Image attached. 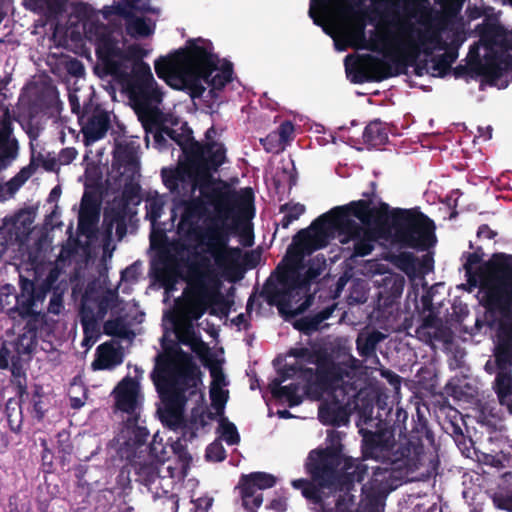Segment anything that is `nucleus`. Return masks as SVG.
<instances>
[{
	"label": "nucleus",
	"instance_id": "f8f14e48",
	"mask_svg": "<svg viewBox=\"0 0 512 512\" xmlns=\"http://www.w3.org/2000/svg\"><path fill=\"white\" fill-rule=\"evenodd\" d=\"M391 218L396 239L402 245L419 250H426L434 245L435 225L426 215L405 209H393Z\"/></svg>",
	"mask_w": 512,
	"mask_h": 512
},
{
	"label": "nucleus",
	"instance_id": "f3484780",
	"mask_svg": "<svg viewBox=\"0 0 512 512\" xmlns=\"http://www.w3.org/2000/svg\"><path fill=\"white\" fill-rule=\"evenodd\" d=\"M116 408L128 415L127 418L140 417L143 396L138 381L125 377L113 390Z\"/></svg>",
	"mask_w": 512,
	"mask_h": 512
},
{
	"label": "nucleus",
	"instance_id": "c85d7f7f",
	"mask_svg": "<svg viewBox=\"0 0 512 512\" xmlns=\"http://www.w3.org/2000/svg\"><path fill=\"white\" fill-rule=\"evenodd\" d=\"M512 479L511 472H505L499 476L497 488L490 489V497L498 509L512 512V489H509V483Z\"/></svg>",
	"mask_w": 512,
	"mask_h": 512
},
{
	"label": "nucleus",
	"instance_id": "864d4df0",
	"mask_svg": "<svg viewBox=\"0 0 512 512\" xmlns=\"http://www.w3.org/2000/svg\"><path fill=\"white\" fill-rule=\"evenodd\" d=\"M210 375L212 378L210 388H225L228 384L222 369L218 366L210 368Z\"/></svg>",
	"mask_w": 512,
	"mask_h": 512
},
{
	"label": "nucleus",
	"instance_id": "473e14b6",
	"mask_svg": "<svg viewBox=\"0 0 512 512\" xmlns=\"http://www.w3.org/2000/svg\"><path fill=\"white\" fill-rule=\"evenodd\" d=\"M385 338L386 335L377 330L359 333L356 339L359 355L366 358L374 355L377 345Z\"/></svg>",
	"mask_w": 512,
	"mask_h": 512
},
{
	"label": "nucleus",
	"instance_id": "423d86ee",
	"mask_svg": "<svg viewBox=\"0 0 512 512\" xmlns=\"http://www.w3.org/2000/svg\"><path fill=\"white\" fill-rule=\"evenodd\" d=\"M362 449L366 459L379 462L371 467L372 477L362 487L367 497H382L402 482L427 481L437 475L436 451H426L417 437L395 443L390 433H373L364 437Z\"/></svg>",
	"mask_w": 512,
	"mask_h": 512
},
{
	"label": "nucleus",
	"instance_id": "4468645a",
	"mask_svg": "<svg viewBox=\"0 0 512 512\" xmlns=\"http://www.w3.org/2000/svg\"><path fill=\"white\" fill-rule=\"evenodd\" d=\"M56 273L49 272L47 277L38 285L27 278L20 276L19 288L20 292L17 294L16 304V320L28 319L40 316V306L43 305L48 291L51 288V281L55 279Z\"/></svg>",
	"mask_w": 512,
	"mask_h": 512
},
{
	"label": "nucleus",
	"instance_id": "69168bd1",
	"mask_svg": "<svg viewBox=\"0 0 512 512\" xmlns=\"http://www.w3.org/2000/svg\"><path fill=\"white\" fill-rule=\"evenodd\" d=\"M479 135L478 137L483 138L484 140H489L492 137V127L487 126L485 128H478Z\"/></svg>",
	"mask_w": 512,
	"mask_h": 512
},
{
	"label": "nucleus",
	"instance_id": "5701e85b",
	"mask_svg": "<svg viewBox=\"0 0 512 512\" xmlns=\"http://www.w3.org/2000/svg\"><path fill=\"white\" fill-rule=\"evenodd\" d=\"M44 154L45 152L32 150L29 164L21 168L14 177L0 187V190L4 191L6 196L12 197L35 174L39 167H43Z\"/></svg>",
	"mask_w": 512,
	"mask_h": 512
},
{
	"label": "nucleus",
	"instance_id": "58836bf2",
	"mask_svg": "<svg viewBox=\"0 0 512 512\" xmlns=\"http://www.w3.org/2000/svg\"><path fill=\"white\" fill-rule=\"evenodd\" d=\"M241 480L251 486L252 489H255L257 493H261V490L271 488L276 484V477L265 472H253L249 475H244Z\"/></svg>",
	"mask_w": 512,
	"mask_h": 512
},
{
	"label": "nucleus",
	"instance_id": "e2e57ef3",
	"mask_svg": "<svg viewBox=\"0 0 512 512\" xmlns=\"http://www.w3.org/2000/svg\"><path fill=\"white\" fill-rule=\"evenodd\" d=\"M154 143L155 146L162 150L166 147V138L164 137L163 133L160 131H156L154 134Z\"/></svg>",
	"mask_w": 512,
	"mask_h": 512
},
{
	"label": "nucleus",
	"instance_id": "4d7b16f0",
	"mask_svg": "<svg viewBox=\"0 0 512 512\" xmlns=\"http://www.w3.org/2000/svg\"><path fill=\"white\" fill-rule=\"evenodd\" d=\"M68 100H69V104L71 106V111L73 113H75L76 115H78L80 117V120L83 122L85 119V116L83 114H81L82 108H81L80 99H79V96H78L76 90H74V91L69 90Z\"/></svg>",
	"mask_w": 512,
	"mask_h": 512
},
{
	"label": "nucleus",
	"instance_id": "c756f323",
	"mask_svg": "<svg viewBox=\"0 0 512 512\" xmlns=\"http://www.w3.org/2000/svg\"><path fill=\"white\" fill-rule=\"evenodd\" d=\"M512 457V445L508 441H501L500 450L491 449L490 452H478L477 460L480 464L491 468H504Z\"/></svg>",
	"mask_w": 512,
	"mask_h": 512
},
{
	"label": "nucleus",
	"instance_id": "de8ad7c7",
	"mask_svg": "<svg viewBox=\"0 0 512 512\" xmlns=\"http://www.w3.org/2000/svg\"><path fill=\"white\" fill-rule=\"evenodd\" d=\"M368 469L369 466L363 461L354 460L353 463L347 467V474L351 476L352 481L361 482L368 473Z\"/></svg>",
	"mask_w": 512,
	"mask_h": 512
},
{
	"label": "nucleus",
	"instance_id": "13d9d810",
	"mask_svg": "<svg viewBox=\"0 0 512 512\" xmlns=\"http://www.w3.org/2000/svg\"><path fill=\"white\" fill-rule=\"evenodd\" d=\"M43 168L46 171H56L59 168L57 155L52 152H45Z\"/></svg>",
	"mask_w": 512,
	"mask_h": 512
},
{
	"label": "nucleus",
	"instance_id": "a211bd4d",
	"mask_svg": "<svg viewBox=\"0 0 512 512\" xmlns=\"http://www.w3.org/2000/svg\"><path fill=\"white\" fill-rule=\"evenodd\" d=\"M12 117L8 109H0V171L7 169L19 155V144L12 135Z\"/></svg>",
	"mask_w": 512,
	"mask_h": 512
},
{
	"label": "nucleus",
	"instance_id": "72a5a7b5",
	"mask_svg": "<svg viewBox=\"0 0 512 512\" xmlns=\"http://www.w3.org/2000/svg\"><path fill=\"white\" fill-rule=\"evenodd\" d=\"M494 389L501 404L512 403V375L511 371H497Z\"/></svg>",
	"mask_w": 512,
	"mask_h": 512
},
{
	"label": "nucleus",
	"instance_id": "aec40b11",
	"mask_svg": "<svg viewBox=\"0 0 512 512\" xmlns=\"http://www.w3.org/2000/svg\"><path fill=\"white\" fill-rule=\"evenodd\" d=\"M180 444L174 446L175 457L166 461H160L161 473L166 476L164 483L169 484V488L175 483L182 481L190 468L191 456Z\"/></svg>",
	"mask_w": 512,
	"mask_h": 512
},
{
	"label": "nucleus",
	"instance_id": "2f4dec72",
	"mask_svg": "<svg viewBox=\"0 0 512 512\" xmlns=\"http://www.w3.org/2000/svg\"><path fill=\"white\" fill-rule=\"evenodd\" d=\"M50 272L56 273L55 279L51 281V288L48 291L50 299L47 307V312L53 315H59L64 309V294L67 291V283L65 281H58L59 271L52 269Z\"/></svg>",
	"mask_w": 512,
	"mask_h": 512
},
{
	"label": "nucleus",
	"instance_id": "052dcab7",
	"mask_svg": "<svg viewBox=\"0 0 512 512\" xmlns=\"http://www.w3.org/2000/svg\"><path fill=\"white\" fill-rule=\"evenodd\" d=\"M44 93H45V97L41 101L40 107H49L57 99L56 91L53 87H47V88H45Z\"/></svg>",
	"mask_w": 512,
	"mask_h": 512
},
{
	"label": "nucleus",
	"instance_id": "2eb2a0df",
	"mask_svg": "<svg viewBox=\"0 0 512 512\" xmlns=\"http://www.w3.org/2000/svg\"><path fill=\"white\" fill-rule=\"evenodd\" d=\"M158 14V10L151 8L148 0H133L124 18L123 29L131 38L143 39L155 32L156 23L145 13Z\"/></svg>",
	"mask_w": 512,
	"mask_h": 512
},
{
	"label": "nucleus",
	"instance_id": "e433bc0d",
	"mask_svg": "<svg viewBox=\"0 0 512 512\" xmlns=\"http://www.w3.org/2000/svg\"><path fill=\"white\" fill-rule=\"evenodd\" d=\"M497 371H511L512 367V336L499 342L495 350Z\"/></svg>",
	"mask_w": 512,
	"mask_h": 512
},
{
	"label": "nucleus",
	"instance_id": "7c9ffc66",
	"mask_svg": "<svg viewBox=\"0 0 512 512\" xmlns=\"http://www.w3.org/2000/svg\"><path fill=\"white\" fill-rule=\"evenodd\" d=\"M16 360L19 362L22 357H30L37 345V333L35 329H27L21 333L13 342H9Z\"/></svg>",
	"mask_w": 512,
	"mask_h": 512
},
{
	"label": "nucleus",
	"instance_id": "603ef678",
	"mask_svg": "<svg viewBox=\"0 0 512 512\" xmlns=\"http://www.w3.org/2000/svg\"><path fill=\"white\" fill-rule=\"evenodd\" d=\"M261 144L267 152L278 153L284 150L283 145L278 141L277 134L274 132L261 139Z\"/></svg>",
	"mask_w": 512,
	"mask_h": 512
},
{
	"label": "nucleus",
	"instance_id": "680f3d73",
	"mask_svg": "<svg viewBox=\"0 0 512 512\" xmlns=\"http://www.w3.org/2000/svg\"><path fill=\"white\" fill-rule=\"evenodd\" d=\"M268 508L275 511V512H284L287 509V501L284 497H277L273 499L270 504L268 505Z\"/></svg>",
	"mask_w": 512,
	"mask_h": 512
},
{
	"label": "nucleus",
	"instance_id": "393cba45",
	"mask_svg": "<svg viewBox=\"0 0 512 512\" xmlns=\"http://www.w3.org/2000/svg\"><path fill=\"white\" fill-rule=\"evenodd\" d=\"M123 362L121 347L113 342H105L99 345L95 351V359L91 363L94 371L112 370Z\"/></svg>",
	"mask_w": 512,
	"mask_h": 512
},
{
	"label": "nucleus",
	"instance_id": "79ce46f5",
	"mask_svg": "<svg viewBox=\"0 0 512 512\" xmlns=\"http://www.w3.org/2000/svg\"><path fill=\"white\" fill-rule=\"evenodd\" d=\"M280 212L283 214V217L279 221L278 226L287 229L291 223L299 219L305 212V207L300 203H286L280 207Z\"/></svg>",
	"mask_w": 512,
	"mask_h": 512
},
{
	"label": "nucleus",
	"instance_id": "412c9836",
	"mask_svg": "<svg viewBox=\"0 0 512 512\" xmlns=\"http://www.w3.org/2000/svg\"><path fill=\"white\" fill-rule=\"evenodd\" d=\"M113 167L129 180H133L139 172L138 146L134 143H119L114 151Z\"/></svg>",
	"mask_w": 512,
	"mask_h": 512
},
{
	"label": "nucleus",
	"instance_id": "6e6d98bb",
	"mask_svg": "<svg viewBox=\"0 0 512 512\" xmlns=\"http://www.w3.org/2000/svg\"><path fill=\"white\" fill-rule=\"evenodd\" d=\"M140 275V265L134 263L128 266L121 273V280L126 282H135Z\"/></svg>",
	"mask_w": 512,
	"mask_h": 512
},
{
	"label": "nucleus",
	"instance_id": "f704fd0d",
	"mask_svg": "<svg viewBox=\"0 0 512 512\" xmlns=\"http://www.w3.org/2000/svg\"><path fill=\"white\" fill-rule=\"evenodd\" d=\"M393 264L403 271L411 281H414L419 274V263L417 257L411 252H401L393 256Z\"/></svg>",
	"mask_w": 512,
	"mask_h": 512
},
{
	"label": "nucleus",
	"instance_id": "f03ea898",
	"mask_svg": "<svg viewBox=\"0 0 512 512\" xmlns=\"http://www.w3.org/2000/svg\"><path fill=\"white\" fill-rule=\"evenodd\" d=\"M383 5V53L386 59L365 67L358 58L347 55V76L353 83L380 81L427 61L433 62L431 74L443 75L455 61L456 51L465 41L461 19L448 12L428 9V0H310L309 16L313 23L334 40L337 51L366 44L367 3Z\"/></svg>",
	"mask_w": 512,
	"mask_h": 512
},
{
	"label": "nucleus",
	"instance_id": "6e6552de",
	"mask_svg": "<svg viewBox=\"0 0 512 512\" xmlns=\"http://www.w3.org/2000/svg\"><path fill=\"white\" fill-rule=\"evenodd\" d=\"M479 34V42L470 48L469 57L491 85L504 89L512 81V30H504L496 20H487Z\"/></svg>",
	"mask_w": 512,
	"mask_h": 512
},
{
	"label": "nucleus",
	"instance_id": "6ab92c4d",
	"mask_svg": "<svg viewBox=\"0 0 512 512\" xmlns=\"http://www.w3.org/2000/svg\"><path fill=\"white\" fill-rule=\"evenodd\" d=\"M338 484L339 473L336 470L335 483L330 489L325 490L322 501L314 507L315 512H356L355 496L348 488L346 491H337Z\"/></svg>",
	"mask_w": 512,
	"mask_h": 512
},
{
	"label": "nucleus",
	"instance_id": "4be33fe9",
	"mask_svg": "<svg viewBox=\"0 0 512 512\" xmlns=\"http://www.w3.org/2000/svg\"><path fill=\"white\" fill-rule=\"evenodd\" d=\"M374 285L380 288L378 292L379 301L384 306H392L402 295L405 279L396 273H387L374 279Z\"/></svg>",
	"mask_w": 512,
	"mask_h": 512
},
{
	"label": "nucleus",
	"instance_id": "c03bdc74",
	"mask_svg": "<svg viewBox=\"0 0 512 512\" xmlns=\"http://www.w3.org/2000/svg\"><path fill=\"white\" fill-rule=\"evenodd\" d=\"M104 332L107 335L117 336L120 338L129 337L130 331L126 322L122 318L108 320L104 323Z\"/></svg>",
	"mask_w": 512,
	"mask_h": 512
},
{
	"label": "nucleus",
	"instance_id": "b1692460",
	"mask_svg": "<svg viewBox=\"0 0 512 512\" xmlns=\"http://www.w3.org/2000/svg\"><path fill=\"white\" fill-rule=\"evenodd\" d=\"M99 205L95 199L84 194L78 215V230L88 239L92 238L99 220Z\"/></svg>",
	"mask_w": 512,
	"mask_h": 512
},
{
	"label": "nucleus",
	"instance_id": "4c0bfd02",
	"mask_svg": "<svg viewBox=\"0 0 512 512\" xmlns=\"http://www.w3.org/2000/svg\"><path fill=\"white\" fill-rule=\"evenodd\" d=\"M16 304H17V293L15 288L6 284L0 289V309L10 319L16 320Z\"/></svg>",
	"mask_w": 512,
	"mask_h": 512
},
{
	"label": "nucleus",
	"instance_id": "3c124183",
	"mask_svg": "<svg viewBox=\"0 0 512 512\" xmlns=\"http://www.w3.org/2000/svg\"><path fill=\"white\" fill-rule=\"evenodd\" d=\"M274 133L277 134L278 141L285 148V145L293 138L294 126L290 121H285Z\"/></svg>",
	"mask_w": 512,
	"mask_h": 512
},
{
	"label": "nucleus",
	"instance_id": "20e7f679",
	"mask_svg": "<svg viewBox=\"0 0 512 512\" xmlns=\"http://www.w3.org/2000/svg\"><path fill=\"white\" fill-rule=\"evenodd\" d=\"M367 216V202L353 201L331 209L308 229L301 230L294 239L299 250H288L277 268L276 279L270 278L264 287L270 303L290 316L302 314L311 305V285L325 270L326 260L320 255L306 259L304 251L324 248L337 238L343 258L353 260L369 255L377 242L376 233L357 222H364Z\"/></svg>",
	"mask_w": 512,
	"mask_h": 512
},
{
	"label": "nucleus",
	"instance_id": "37998d69",
	"mask_svg": "<svg viewBox=\"0 0 512 512\" xmlns=\"http://www.w3.org/2000/svg\"><path fill=\"white\" fill-rule=\"evenodd\" d=\"M218 432L220 434V438L228 445H236L240 441L237 427L226 418L220 419Z\"/></svg>",
	"mask_w": 512,
	"mask_h": 512
},
{
	"label": "nucleus",
	"instance_id": "8fccbe9b",
	"mask_svg": "<svg viewBox=\"0 0 512 512\" xmlns=\"http://www.w3.org/2000/svg\"><path fill=\"white\" fill-rule=\"evenodd\" d=\"M225 449L219 440L212 442L206 449V458L209 461L220 462L225 459Z\"/></svg>",
	"mask_w": 512,
	"mask_h": 512
},
{
	"label": "nucleus",
	"instance_id": "0e129e2a",
	"mask_svg": "<svg viewBox=\"0 0 512 512\" xmlns=\"http://www.w3.org/2000/svg\"><path fill=\"white\" fill-rule=\"evenodd\" d=\"M70 72L73 73L75 76H81L83 75V65L79 61L71 62L70 65Z\"/></svg>",
	"mask_w": 512,
	"mask_h": 512
},
{
	"label": "nucleus",
	"instance_id": "0eeeda50",
	"mask_svg": "<svg viewBox=\"0 0 512 512\" xmlns=\"http://www.w3.org/2000/svg\"><path fill=\"white\" fill-rule=\"evenodd\" d=\"M159 78L172 88L187 91L192 98L210 97L213 102L218 93L232 80V64L219 59L212 43L203 38L190 39L185 47L155 61Z\"/></svg>",
	"mask_w": 512,
	"mask_h": 512
},
{
	"label": "nucleus",
	"instance_id": "a19ab883",
	"mask_svg": "<svg viewBox=\"0 0 512 512\" xmlns=\"http://www.w3.org/2000/svg\"><path fill=\"white\" fill-rule=\"evenodd\" d=\"M164 198L158 194L149 195L145 200L146 218L151 222L153 229L157 227V221L164 209Z\"/></svg>",
	"mask_w": 512,
	"mask_h": 512
},
{
	"label": "nucleus",
	"instance_id": "dca6fc26",
	"mask_svg": "<svg viewBox=\"0 0 512 512\" xmlns=\"http://www.w3.org/2000/svg\"><path fill=\"white\" fill-rule=\"evenodd\" d=\"M132 468L136 475V481L146 486L154 497L168 493L169 484L164 483L166 476L161 473L160 460H142L141 457H138L132 462Z\"/></svg>",
	"mask_w": 512,
	"mask_h": 512
},
{
	"label": "nucleus",
	"instance_id": "c9c22d12",
	"mask_svg": "<svg viewBox=\"0 0 512 512\" xmlns=\"http://www.w3.org/2000/svg\"><path fill=\"white\" fill-rule=\"evenodd\" d=\"M364 142L372 147L383 145L388 139L385 125L376 120L369 123L363 131Z\"/></svg>",
	"mask_w": 512,
	"mask_h": 512
},
{
	"label": "nucleus",
	"instance_id": "338daca9",
	"mask_svg": "<svg viewBox=\"0 0 512 512\" xmlns=\"http://www.w3.org/2000/svg\"><path fill=\"white\" fill-rule=\"evenodd\" d=\"M10 4L11 0H0V23L7 14Z\"/></svg>",
	"mask_w": 512,
	"mask_h": 512
},
{
	"label": "nucleus",
	"instance_id": "49530a36",
	"mask_svg": "<svg viewBox=\"0 0 512 512\" xmlns=\"http://www.w3.org/2000/svg\"><path fill=\"white\" fill-rule=\"evenodd\" d=\"M211 405L217 414H222L228 399V390L225 388H210Z\"/></svg>",
	"mask_w": 512,
	"mask_h": 512
},
{
	"label": "nucleus",
	"instance_id": "7ed1b4c3",
	"mask_svg": "<svg viewBox=\"0 0 512 512\" xmlns=\"http://www.w3.org/2000/svg\"><path fill=\"white\" fill-rule=\"evenodd\" d=\"M133 0H121L97 10L85 2L68 0H24V6L48 19L59 20L71 7L81 25L84 39L94 46L106 74L122 84L132 108L146 131L163 120L164 92L153 77L149 64L142 61L148 52L137 43H128L123 22Z\"/></svg>",
	"mask_w": 512,
	"mask_h": 512
},
{
	"label": "nucleus",
	"instance_id": "9b49d317",
	"mask_svg": "<svg viewBox=\"0 0 512 512\" xmlns=\"http://www.w3.org/2000/svg\"><path fill=\"white\" fill-rule=\"evenodd\" d=\"M120 300L115 290L88 288L81 300L79 311L84 338L82 347L90 349L101 335V322L108 313L116 312Z\"/></svg>",
	"mask_w": 512,
	"mask_h": 512
},
{
	"label": "nucleus",
	"instance_id": "bb28decb",
	"mask_svg": "<svg viewBox=\"0 0 512 512\" xmlns=\"http://www.w3.org/2000/svg\"><path fill=\"white\" fill-rule=\"evenodd\" d=\"M109 123V115L102 110H97L92 115L87 116L82 125L85 144L91 145L103 138L109 128Z\"/></svg>",
	"mask_w": 512,
	"mask_h": 512
},
{
	"label": "nucleus",
	"instance_id": "ddd939ff",
	"mask_svg": "<svg viewBox=\"0 0 512 512\" xmlns=\"http://www.w3.org/2000/svg\"><path fill=\"white\" fill-rule=\"evenodd\" d=\"M337 459L322 452L311 451L306 463V469L315 483L306 479H296L291 482L295 489H300L302 495L311 501L315 507L322 501L326 489H330L336 480Z\"/></svg>",
	"mask_w": 512,
	"mask_h": 512
},
{
	"label": "nucleus",
	"instance_id": "39448f33",
	"mask_svg": "<svg viewBox=\"0 0 512 512\" xmlns=\"http://www.w3.org/2000/svg\"><path fill=\"white\" fill-rule=\"evenodd\" d=\"M288 356L294 362L287 363L279 377L270 382L272 396L296 406L306 393H327L331 400L320 404L319 420L325 425L346 424L366 385L367 376L361 362L351 357L348 362L335 364L319 349L302 345L291 348Z\"/></svg>",
	"mask_w": 512,
	"mask_h": 512
},
{
	"label": "nucleus",
	"instance_id": "bf43d9fd",
	"mask_svg": "<svg viewBox=\"0 0 512 512\" xmlns=\"http://www.w3.org/2000/svg\"><path fill=\"white\" fill-rule=\"evenodd\" d=\"M381 376L384 377L395 390H398L400 388L401 378L393 371L388 369H382Z\"/></svg>",
	"mask_w": 512,
	"mask_h": 512
},
{
	"label": "nucleus",
	"instance_id": "a878e982",
	"mask_svg": "<svg viewBox=\"0 0 512 512\" xmlns=\"http://www.w3.org/2000/svg\"><path fill=\"white\" fill-rule=\"evenodd\" d=\"M139 418H127L118 436V442L128 450L142 446L149 436L147 428L139 423Z\"/></svg>",
	"mask_w": 512,
	"mask_h": 512
},
{
	"label": "nucleus",
	"instance_id": "1a4fd4ad",
	"mask_svg": "<svg viewBox=\"0 0 512 512\" xmlns=\"http://www.w3.org/2000/svg\"><path fill=\"white\" fill-rule=\"evenodd\" d=\"M151 374L157 391L178 404H184L191 397L202 399L198 391L197 367L189 353L180 348L166 349L158 354Z\"/></svg>",
	"mask_w": 512,
	"mask_h": 512
},
{
	"label": "nucleus",
	"instance_id": "ea45409f",
	"mask_svg": "<svg viewBox=\"0 0 512 512\" xmlns=\"http://www.w3.org/2000/svg\"><path fill=\"white\" fill-rule=\"evenodd\" d=\"M242 505L248 512H256L263 502L262 493H257L255 489L240 480Z\"/></svg>",
	"mask_w": 512,
	"mask_h": 512
},
{
	"label": "nucleus",
	"instance_id": "5fc2aeb1",
	"mask_svg": "<svg viewBox=\"0 0 512 512\" xmlns=\"http://www.w3.org/2000/svg\"><path fill=\"white\" fill-rule=\"evenodd\" d=\"M78 155V152L73 147H67L62 149L57 155V161L60 165L70 164Z\"/></svg>",
	"mask_w": 512,
	"mask_h": 512
},
{
	"label": "nucleus",
	"instance_id": "a18cd8bd",
	"mask_svg": "<svg viewBox=\"0 0 512 512\" xmlns=\"http://www.w3.org/2000/svg\"><path fill=\"white\" fill-rule=\"evenodd\" d=\"M10 364L12 373L15 375V370L18 366L16 355L13 353L9 342L2 341L0 342V370L8 369Z\"/></svg>",
	"mask_w": 512,
	"mask_h": 512
},
{
	"label": "nucleus",
	"instance_id": "9d476101",
	"mask_svg": "<svg viewBox=\"0 0 512 512\" xmlns=\"http://www.w3.org/2000/svg\"><path fill=\"white\" fill-rule=\"evenodd\" d=\"M481 257L471 253L464 264L468 282L478 287L491 308L509 309L512 306V256L495 255L493 260L479 265Z\"/></svg>",
	"mask_w": 512,
	"mask_h": 512
},
{
	"label": "nucleus",
	"instance_id": "774afa93",
	"mask_svg": "<svg viewBox=\"0 0 512 512\" xmlns=\"http://www.w3.org/2000/svg\"><path fill=\"white\" fill-rule=\"evenodd\" d=\"M34 411L39 419H41L44 416V409L41 405V401L34 402Z\"/></svg>",
	"mask_w": 512,
	"mask_h": 512
},
{
	"label": "nucleus",
	"instance_id": "cd10ccee",
	"mask_svg": "<svg viewBox=\"0 0 512 512\" xmlns=\"http://www.w3.org/2000/svg\"><path fill=\"white\" fill-rule=\"evenodd\" d=\"M213 419L211 412H206L200 409H193L191 417L188 421L185 420L182 427V438L184 441H191L198 435L207 432V426Z\"/></svg>",
	"mask_w": 512,
	"mask_h": 512
},
{
	"label": "nucleus",
	"instance_id": "f257e3e1",
	"mask_svg": "<svg viewBox=\"0 0 512 512\" xmlns=\"http://www.w3.org/2000/svg\"><path fill=\"white\" fill-rule=\"evenodd\" d=\"M214 127L205 133L206 144L192 143L185 149L186 160L176 168H163L164 185L173 195L172 220L179 217L178 235L186 241L198 243L195 258L187 266L182 300H176L175 310L164 316L178 345L187 346L199 357H204L208 346L195 330L193 321L206 311L214 313L224 302L223 281L231 278L240 268L242 250L229 245L230 237L224 224L235 212L237 195L221 192L214 200L216 218L222 223L202 227L206 215L204 197L211 183V171L226 160V148L215 141Z\"/></svg>",
	"mask_w": 512,
	"mask_h": 512
},
{
	"label": "nucleus",
	"instance_id": "09e8293b",
	"mask_svg": "<svg viewBox=\"0 0 512 512\" xmlns=\"http://www.w3.org/2000/svg\"><path fill=\"white\" fill-rule=\"evenodd\" d=\"M163 421L173 430H180L182 432V427L184 425V418L180 411L178 410H166L163 413Z\"/></svg>",
	"mask_w": 512,
	"mask_h": 512
}]
</instances>
